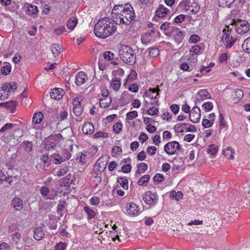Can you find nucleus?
I'll use <instances>...</instances> for the list:
<instances>
[{"instance_id":"nucleus-1","label":"nucleus","mask_w":250,"mask_h":250,"mask_svg":"<svg viewBox=\"0 0 250 250\" xmlns=\"http://www.w3.org/2000/svg\"><path fill=\"white\" fill-rule=\"evenodd\" d=\"M116 29V26L110 19L104 17L95 24L94 32L96 37L105 39L115 33Z\"/></svg>"},{"instance_id":"nucleus-2","label":"nucleus","mask_w":250,"mask_h":250,"mask_svg":"<svg viewBox=\"0 0 250 250\" xmlns=\"http://www.w3.org/2000/svg\"><path fill=\"white\" fill-rule=\"evenodd\" d=\"M118 54L123 62L133 64L136 61V56L133 49L129 46L121 45L119 47Z\"/></svg>"},{"instance_id":"nucleus-3","label":"nucleus","mask_w":250,"mask_h":250,"mask_svg":"<svg viewBox=\"0 0 250 250\" xmlns=\"http://www.w3.org/2000/svg\"><path fill=\"white\" fill-rule=\"evenodd\" d=\"M232 28L229 25H226L223 30L221 41L227 48H231L236 41V38L230 36Z\"/></svg>"},{"instance_id":"nucleus-4","label":"nucleus","mask_w":250,"mask_h":250,"mask_svg":"<svg viewBox=\"0 0 250 250\" xmlns=\"http://www.w3.org/2000/svg\"><path fill=\"white\" fill-rule=\"evenodd\" d=\"M114 10L122 12L127 18L130 19L131 22L135 19L134 11L130 4L126 3L125 5H115L114 7Z\"/></svg>"},{"instance_id":"nucleus-5","label":"nucleus","mask_w":250,"mask_h":250,"mask_svg":"<svg viewBox=\"0 0 250 250\" xmlns=\"http://www.w3.org/2000/svg\"><path fill=\"white\" fill-rule=\"evenodd\" d=\"M17 88V85L15 82L3 83L0 87V100H4L7 99L11 93L15 91Z\"/></svg>"},{"instance_id":"nucleus-6","label":"nucleus","mask_w":250,"mask_h":250,"mask_svg":"<svg viewBox=\"0 0 250 250\" xmlns=\"http://www.w3.org/2000/svg\"><path fill=\"white\" fill-rule=\"evenodd\" d=\"M112 19L113 21L118 24L129 25L131 22L130 19L127 18L122 12L114 11V8L112 10Z\"/></svg>"},{"instance_id":"nucleus-7","label":"nucleus","mask_w":250,"mask_h":250,"mask_svg":"<svg viewBox=\"0 0 250 250\" xmlns=\"http://www.w3.org/2000/svg\"><path fill=\"white\" fill-rule=\"evenodd\" d=\"M107 163L102 161V158H99L95 164L93 170V175L99 182L101 181L100 175L104 170L106 167Z\"/></svg>"},{"instance_id":"nucleus-8","label":"nucleus","mask_w":250,"mask_h":250,"mask_svg":"<svg viewBox=\"0 0 250 250\" xmlns=\"http://www.w3.org/2000/svg\"><path fill=\"white\" fill-rule=\"evenodd\" d=\"M181 148L179 143L175 141L168 142L164 146L165 151L169 155H177Z\"/></svg>"},{"instance_id":"nucleus-9","label":"nucleus","mask_w":250,"mask_h":250,"mask_svg":"<svg viewBox=\"0 0 250 250\" xmlns=\"http://www.w3.org/2000/svg\"><path fill=\"white\" fill-rule=\"evenodd\" d=\"M236 27V31L239 34H244L250 30V25L248 22L245 20H237L234 21Z\"/></svg>"},{"instance_id":"nucleus-10","label":"nucleus","mask_w":250,"mask_h":250,"mask_svg":"<svg viewBox=\"0 0 250 250\" xmlns=\"http://www.w3.org/2000/svg\"><path fill=\"white\" fill-rule=\"evenodd\" d=\"M145 202L150 206L155 205L158 201V195L151 191H148L146 192L143 197Z\"/></svg>"},{"instance_id":"nucleus-11","label":"nucleus","mask_w":250,"mask_h":250,"mask_svg":"<svg viewBox=\"0 0 250 250\" xmlns=\"http://www.w3.org/2000/svg\"><path fill=\"white\" fill-rule=\"evenodd\" d=\"M41 194L46 200H54L57 196V192L56 190L49 191L46 187H42L40 189Z\"/></svg>"},{"instance_id":"nucleus-12","label":"nucleus","mask_w":250,"mask_h":250,"mask_svg":"<svg viewBox=\"0 0 250 250\" xmlns=\"http://www.w3.org/2000/svg\"><path fill=\"white\" fill-rule=\"evenodd\" d=\"M189 118L191 122L197 123L199 122L201 118V110L198 106H194L191 110Z\"/></svg>"},{"instance_id":"nucleus-13","label":"nucleus","mask_w":250,"mask_h":250,"mask_svg":"<svg viewBox=\"0 0 250 250\" xmlns=\"http://www.w3.org/2000/svg\"><path fill=\"white\" fill-rule=\"evenodd\" d=\"M188 60L186 62H183L180 65V69L189 72L191 71L194 69V67L196 64L197 59H194V60H191V58Z\"/></svg>"},{"instance_id":"nucleus-14","label":"nucleus","mask_w":250,"mask_h":250,"mask_svg":"<svg viewBox=\"0 0 250 250\" xmlns=\"http://www.w3.org/2000/svg\"><path fill=\"white\" fill-rule=\"evenodd\" d=\"M82 97H77L73 100V112L77 116L81 115L83 112V108L82 107L80 100Z\"/></svg>"},{"instance_id":"nucleus-15","label":"nucleus","mask_w":250,"mask_h":250,"mask_svg":"<svg viewBox=\"0 0 250 250\" xmlns=\"http://www.w3.org/2000/svg\"><path fill=\"white\" fill-rule=\"evenodd\" d=\"M126 213L130 215H137L139 214V208L134 203H129L126 205Z\"/></svg>"},{"instance_id":"nucleus-16","label":"nucleus","mask_w":250,"mask_h":250,"mask_svg":"<svg viewBox=\"0 0 250 250\" xmlns=\"http://www.w3.org/2000/svg\"><path fill=\"white\" fill-rule=\"evenodd\" d=\"M88 80L87 76L83 71L79 72L75 76V83L77 86H81Z\"/></svg>"},{"instance_id":"nucleus-17","label":"nucleus","mask_w":250,"mask_h":250,"mask_svg":"<svg viewBox=\"0 0 250 250\" xmlns=\"http://www.w3.org/2000/svg\"><path fill=\"white\" fill-rule=\"evenodd\" d=\"M64 94V91L62 88H55L52 90L50 93V97L55 100L61 99Z\"/></svg>"},{"instance_id":"nucleus-18","label":"nucleus","mask_w":250,"mask_h":250,"mask_svg":"<svg viewBox=\"0 0 250 250\" xmlns=\"http://www.w3.org/2000/svg\"><path fill=\"white\" fill-rule=\"evenodd\" d=\"M159 89H153L151 90V92L149 95V97L151 99L150 103L152 105H158L159 97V92L160 91Z\"/></svg>"},{"instance_id":"nucleus-19","label":"nucleus","mask_w":250,"mask_h":250,"mask_svg":"<svg viewBox=\"0 0 250 250\" xmlns=\"http://www.w3.org/2000/svg\"><path fill=\"white\" fill-rule=\"evenodd\" d=\"M170 12V10L163 5H159L156 11V16L159 18H163Z\"/></svg>"},{"instance_id":"nucleus-20","label":"nucleus","mask_w":250,"mask_h":250,"mask_svg":"<svg viewBox=\"0 0 250 250\" xmlns=\"http://www.w3.org/2000/svg\"><path fill=\"white\" fill-rule=\"evenodd\" d=\"M154 33L153 30H150L143 35L141 37L142 42L145 44L150 42L152 40Z\"/></svg>"},{"instance_id":"nucleus-21","label":"nucleus","mask_w":250,"mask_h":250,"mask_svg":"<svg viewBox=\"0 0 250 250\" xmlns=\"http://www.w3.org/2000/svg\"><path fill=\"white\" fill-rule=\"evenodd\" d=\"M82 130L85 134H91L94 130V127L92 123L87 122L84 124Z\"/></svg>"},{"instance_id":"nucleus-22","label":"nucleus","mask_w":250,"mask_h":250,"mask_svg":"<svg viewBox=\"0 0 250 250\" xmlns=\"http://www.w3.org/2000/svg\"><path fill=\"white\" fill-rule=\"evenodd\" d=\"M68 170V167L66 165H63L61 167L56 168L54 172L56 175L61 176L66 174Z\"/></svg>"},{"instance_id":"nucleus-23","label":"nucleus","mask_w":250,"mask_h":250,"mask_svg":"<svg viewBox=\"0 0 250 250\" xmlns=\"http://www.w3.org/2000/svg\"><path fill=\"white\" fill-rule=\"evenodd\" d=\"M197 99L199 100L210 98V95L206 89L200 90L197 93Z\"/></svg>"},{"instance_id":"nucleus-24","label":"nucleus","mask_w":250,"mask_h":250,"mask_svg":"<svg viewBox=\"0 0 250 250\" xmlns=\"http://www.w3.org/2000/svg\"><path fill=\"white\" fill-rule=\"evenodd\" d=\"M201 51V47L198 45H195L192 46L190 50H189V53L190 54V58L192 59L193 60L194 59H195L194 58V55H198L200 53Z\"/></svg>"},{"instance_id":"nucleus-25","label":"nucleus","mask_w":250,"mask_h":250,"mask_svg":"<svg viewBox=\"0 0 250 250\" xmlns=\"http://www.w3.org/2000/svg\"><path fill=\"white\" fill-rule=\"evenodd\" d=\"M44 235V232L41 227H37L34 230V238L36 240H41Z\"/></svg>"},{"instance_id":"nucleus-26","label":"nucleus","mask_w":250,"mask_h":250,"mask_svg":"<svg viewBox=\"0 0 250 250\" xmlns=\"http://www.w3.org/2000/svg\"><path fill=\"white\" fill-rule=\"evenodd\" d=\"M11 205L15 209L19 210L22 208V201L20 198H15L13 199Z\"/></svg>"},{"instance_id":"nucleus-27","label":"nucleus","mask_w":250,"mask_h":250,"mask_svg":"<svg viewBox=\"0 0 250 250\" xmlns=\"http://www.w3.org/2000/svg\"><path fill=\"white\" fill-rule=\"evenodd\" d=\"M111 103V97L102 98L99 100V104L102 108H105L110 105Z\"/></svg>"},{"instance_id":"nucleus-28","label":"nucleus","mask_w":250,"mask_h":250,"mask_svg":"<svg viewBox=\"0 0 250 250\" xmlns=\"http://www.w3.org/2000/svg\"><path fill=\"white\" fill-rule=\"evenodd\" d=\"M1 105H3L6 108L10 109L12 113H14L16 111L17 103L15 101H9L2 103Z\"/></svg>"},{"instance_id":"nucleus-29","label":"nucleus","mask_w":250,"mask_h":250,"mask_svg":"<svg viewBox=\"0 0 250 250\" xmlns=\"http://www.w3.org/2000/svg\"><path fill=\"white\" fill-rule=\"evenodd\" d=\"M83 209L87 216V219L88 220L94 218L96 216V214L95 211L89 206H85Z\"/></svg>"},{"instance_id":"nucleus-30","label":"nucleus","mask_w":250,"mask_h":250,"mask_svg":"<svg viewBox=\"0 0 250 250\" xmlns=\"http://www.w3.org/2000/svg\"><path fill=\"white\" fill-rule=\"evenodd\" d=\"M200 9V6L196 2H193L188 7V14H195L197 13Z\"/></svg>"},{"instance_id":"nucleus-31","label":"nucleus","mask_w":250,"mask_h":250,"mask_svg":"<svg viewBox=\"0 0 250 250\" xmlns=\"http://www.w3.org/2000/svg\"><path fill=\"white\" fill-rule=\"evenodd\" d=\"M78 23L77 18L75 17H72L70 18L69 20L67 21L66 26L68 28L73 30L74 29L75 27L76 26Z\"/></svg>"},{"instance_id":"nucleus-32","label":"nucleus","mask_w":250,"mask_h":250,"mask_svg":"<svg viewBox=\"0 0 250 250\" xmlns=\"http://www.w3.org/2000/svg\"><path fill=\"white\" fill-rule=\"evenodd\" d=\"M222 153L225 156H229L230 159H234L233 154L234 153V149L231 147H228L226 149H223Z\"/></svg>"},{"instance_id":"nucleus-33","label":"nucleus","mask_w":250,"mask_h":250,"mask_svg":"<svg viewBox=\"0 0 250 250\" xmlns=\"http://www.w3.org/2000/svg\"><path fill=\"white\" fill-rule=\"evenodd\" d=\"M21 145L26 152H29L32 151L33 149V144L31 142L24 141Z\"/></svg>"},{"instance_id":"nucleus-34","label":"nucleus","mask_w":250,"mask_h":250,"mask_svg":"<svg viewBox=\"0 0 250 250\" xmlns=\"http://www.w3.org/2000/svg\"><path fill=\"white\" fill-rule=\"evenodd\" d=\"M121 81L120 79L115 78L113 79L110 83L111 87L115 91H117L121 87Z\"/></svg>"},{"instance_id":"nucleus-35","label":"nucleus","mask_w":250,"mask_h":250,"mask_svg":"<svg viewBox=\"0 0 250 250\" xmlns=\"http://www.w3.org/2000/svg\"><path fill=\"white\" fill-rule=\"evenodd\" d=\"M183 196V193L181 191L176 192L175 191L172 190L169 194V197L170 199H174L177 201H179L182 199Z\"/></svg>"},{"instance_id":"nucleus-36","label":"nucleus","mask_w":250,"mask_h":250,"mask_svg":"<svg viewBox=\"0 0 250 250\" xmlns=\"http://www.w3.org/2000/svg\"><path fill=\"white\" fill-rule=\"evenodd\" d=\"M186 126H187V123L177 124L174 126V129L176 132L182 133L184 131H186Z\"/></svg>"},{"instance_id":"nucleus-37","label":"nucleus","mask_w":250,"mask_h":250,"mask_svg":"<svg viewBox=\"0 0 250 250\" xmlns=\"http://www.w3.org/2000/svg\"><path fill=\"white\" fill-rule=\"evenodd\" d=\"M50 49L52 54L55 57L60 55L61 52V46L59 44H53Z\"/></svg>"},{"instance_id":"nucleus-38","label":"nucleus","mask_w":250,"mask_h":250,"mask_svg":"<svg viewBox=\"0 0 250 250\" xmlns=\"http://www.w3.org/2000/svg\"><path fill=\"white\" fill-rule=\"evenodd\" d=\"M51 160L55 164H60L62 161H64L65 159H62V158L57 154H54L50 156Z\"/></svg>"},{"instance_id":"nucleus-39","label":"nucleus","mask_w":250,"mask_h":250,"mask_svg":"<svg viewBox=\"0 0 250 250\" xmlns=\"http://www.w3.org/2000/svg\"><path fill=\"white\" fill-rule=\"evenodd\" d=\"M118 182L121 185L124 189H127L128 188V180L125 177H120L118 178Z\"/></svg>"},{"instance_id":"nucleus-40","label":"nucleus","mask_w":250,"mask_h":250,"mask_svg":"<svg viewBox=\"0 0 250 250\" xmlns=\"http://www.w3.org/2000/svg\"><path fill=\"white\" fill-rule=\"evenodd\" d=\"M38 12L37 7L35 5L30 4L28 6L26 14L32 15H36Z\"/></svg>"},{"instance_id":"nucleus-41","label":"nucleus","mask_w":250,"mask_h":250,"mask_svg":"<svg viewBox=\"0 0 250 250\" xmlns=\"http://www.w3.org/2000/svg\"><path fill=\"white\" fill-rule=\"evenodd\" d=\"M21 234L19 232L14 233L11 235V241L17 246L20 244L21 240Z\"/></svg>"},{"instance_id":"nucleus-42","label":"nucleus","mask_w":250,"mask_h":250,"mask_svg":"<svg viewBox=\"0 0 250 250\" xmlns=\"http://www.w3.org/2000/svg\"><path fill=\"white\" fill-rule=\"evenodd\" d=\"M235 0H218V3L220 7L228 6L229 8L231 7V5Z\"/></svg>"},{"instance_id":"nucleus-43","label":"nucleus","mask_w":250,"mask_h":250,"mask_svg":"<svg viewBox=\"0 0 250 250\" xmlns=\"http://www.w3.org/2000/svg\"><path fill=\"white\" fill-rule=\"evenodd\" d=\"M43 117V114L41 112L35 113L33 117V122L36 124H39L42 121Z\"/></svg>"},{"instance_id":"nucleus-44","label":"nucleus","mask_w":250,"mask_h":250,"mask_svg":"<svg viewBox=\"0 0 250 250\" xmlns=\"http://www.w3.org/2000/svg\"><path fill=\"white\" fill-rule=\"evenodd\" d=\"M149 179V175L148 174H146L138 180V184L139 186H145L146 185V183L148 182Z\"/></svg>"},{"instance_id":"nucleus-45","label":"nucleus","mask_w":250,"mask_h":250,"mask_svg":"<svg viewBox=\"0 0 250 250\" xmlns=\"http://www.w3.org/2000/svg\"><path fill=\"white\" fill-rule=\"evenodd\" d=\"M242 48L245 52L250 53V37L248 38L244 41L242 44Z\"/></svg>"},{"instance_id":"nucleus-46","label":"nucleus","mask_w":250,"mask_h":250,"mask_svg":"<svg viewBox=\"0 0 250 250\" xmlns=\"http://www.w3.org/2000/svg\"><path fill=\"white\" fill-rule=\"evenodd\" d=\"M218 147L216 145L212 144L209 146L208 152L212 157H215L218 151Z\"/></svg>"},{"instance_id":"nucleus-47","label":"nucleus","mask_w":250,"mask_h":250,"mask_svg":"<svg viewBox=\"0 0 250 250\" xmlns=\"http://www.w3.org/2000/svg\"><path fill=\"white\" fill-rule=\"evenodd\" d=\"M11 71V67L9 63H6L1 68V73L3 75H7Z\"/></svg>"},{"instance_id":"nucleus-48","label":"nucleus","mask_w":250,"mask_h":250,"mask_svg":"<svg viewBox=\"0 0 250 250\" xmlns=\"http://www.w3.org/2000/svg\"><path fill=\"white\" fill-rule=\"evenodd\" d=\"M122 149L119 146H114L112 149V156L113 157H118L122 154Z\"/></svg>"},{"instance_id":"nucleus-49","label":"nucleus","mask_w":250,"mask_h":250,"mask_svg":"<svg viewBox=\"0 0 250 250\" xmlns=\"http://www.w3.org/2000/svg\"><path fill=\"white\" fill-rule=\"evenodd\" d=\"M66 205L65 202L63 201L62 203H60L58 205L57 207V213L62 217L63 215V211Z\"/></svg>"},{"instance_id":"nucleus-50","label":"nucleus","mask_w":250,"mask_h":250,"mask_svg":"<svg viewBox=\"0 0 250 250\" xmlns=\"http://www.w3.org/2000/svg\"><path fill=\"white\" fill-rule=\"evenodd\" d=\"M123 128V125L121 122H117L113 126V131L116 134H119Z\"/></svg>"},{"instance_id":"nucleus-51","label":"nucleus","mask_w":250,"mask_h":250,"mask_svg":"<svg viewBox=\"0 0 250 250\" xmlns=\"http://www.w3.org/2000/svg\"><path fill=\"white\" fill-rule=\"evenodd\" d=\"M200 41V37L196 34H193L190 36L188 42L190 43H196Z\"/></svg>"},{"instance_id":"nucleus-52","label":"nucleus","mask_w":250,"mask_h":250,"mask_svg":"<svg viewBox=\"0 0 250 250\" xmlns=\"http://www.w3.org/2000/svg\"><path fill=\"white\" fill-rule=\"evenodd\" d=\"M67 245L65 243L60 242L56 244L54 247V250H65Z\"/></svg>"},{"instance_id":"nucleus-53","label":"nucleus","mask_w":250,"mask_h":250,"mask_svg":"<svg viewBox=\"0 0 250 250\" xmlns=\"http://www.w3.org/2000/svg\"><path fill=\"white\" fill-rule=\"evenodd\" d=\"M114 55L110 51H106L103 55L102 57L106 61H109L114 58Z\"/></svg>"},{"instance_id":"nucleus-54","label":"nucleus","mask_w":250,"mask_h":250,"mask_svg":"<svg viewBox=\"0 0 250 250\" xmlns=\"http://www.w3.org/2000/svg\"><path fill=\"white\" fill-rule=\"evenodd\" d=\"M202 107L205 111L208 112L212 109L213 104L210 102H206L202 104Z\"/></svg>"},{"instance_id":"nucleus-55","label":"nucleus","mask_w":250,"mask_h":250,"mask_svg":"<svg viewBox=\"0 0 250 250\" xmlns=\"http://www.w3.org/2000/svg\"><path fill=\"white\" fill-rule=\"evenodd\" d=\"M159 54V50L157 48H151L149 50V56L151 58L156 57Z\"/></svg>"},{"instance_id":"nucleus-56","label":"nucleus","mask_w":250,"mask_h":250,"mask_svg":"<svg viewBox=\"0 0 250 250\" xmlns=\"http://www.w3.org/2000/svg\"><path fill=\"white\" fill-rule=\"evenodd\" d=\"M108 133L106 132H104L102 131H98L94 134V138H106L108 137Z\"/></svg>"},{"instance_id":"nucleus-57","label":"nucleus","mask_w":250,"mask_h":250,"mask_svg":"<svg viewBox=\"0 0 250 250\" xmlns=\"http://www.w3.org/2000/svg\"><path fill=\"white\" fill-rule=\"evenodd\" d=\"M219 125L221 129H226L227 127V125L225 121L224 118L222 114H219Z\"/></svg>"},{"instance_id":"nucleus-58","label":"nucleus","mask_w":250,"mask_h":250,"mask_svg":"<svg viewBox=\"0 0 250 250\" xmlns=\"http://www.w3.org/2000/svg\"><path fill=\"white\" fill-rule=\"evenodd\" d=\"M127 119L132 120L138 116V112L136 111H130L126 114Z\"/></svg>"},{"instance_id":"nucleus-59","label":"nucleus","mask_w":250,"mask_h":250,"mask_svg":"<svg viewBox=\"0 0 250 250\" xmlns=\"http://www.w3.org/2000/svg\"><path fill=\"white\" fill-rule=\"evenodd\" d=\"M179 7H180L184 11H186L187 14H188V7H190V5L187 3V1L185 0L181 1L179 4Z\"/></svg>"},{"instance_id":"nucleus-60","label":"nucleus","mask_w":250,"mask_h":250,"mask_svg":"<svg viewBox=\"0 0 250 250\" xmlns=\"http://www.w3.org/2000/svg\"><path fill=\"white\" fill-rule=\"evenodd\" d=\"M14 126V125L11 123H7L4 125L0 129V132H4L11 129Z\"/></svg>"},{"instance_id":"nucleus-61","label":"nucleus","mask_w":250,"mask_h":250,"mask_svg":"<svg viewBox=\"0 0 250 250\" xmlns=\"http://www.w3.org/2000/svg\"><path fill=\"white\" fill-rule=\"evenodd\" d=\"M186 19V15L184 14H181L176 16L174 20V22L176 23H182Z\"/></svg>"},{"instance_id":"nucleus-62","label":"nucleus","mask_w":250,"mask_h":250,"mask_svg":"<svg viewBox=\"0 0 250 250\" xmlns=\"http://www.w3.org/2000/svg\"><path fill=\"white\" fill-rule=\"evenodd\" d=\"M147 165L145 163H140L138 166V169L141 173H144L147 169Z\"/></svg>"},{"instance_id":"nucleus-63","label":"nucleus","mask_w":250,"mask_h":250,"mask_svg":"<svg viewBox=\"0 0 250 250\" xmlns=\"http://www.w3.org/2000/svg\"><path fill=\"white\" fill-rule=\"evenodd\" d=\"M158 113V109L156 107L152 106L148 109L146 111V113L150 115H155Z\"/></svg>"},{"instance_id":"nucleus-64","label":"nucleus","mask_w":250,"mask_h":250,"mask_svg":"<svg viewBox=\"0 0 250 250\" xmlns=\"http://www.w3.org/2000/svg\"><path fill=\"white\" fill-rule=\"evenodd\" d=\"M157 149L155 146H150L146 149V153L151 156H153L156 153Z\"/></svg>"}]
</instances>
